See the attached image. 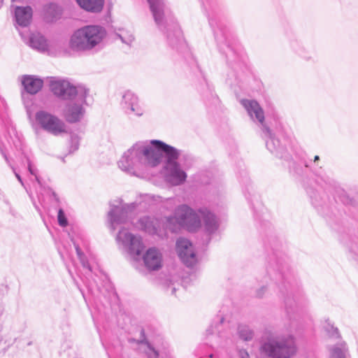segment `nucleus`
<instances>
[{"mask_svg": "<svg viewBox=\"0 0 358 358\" xmlns=\"http://www.w3.org/2000/svg\"><path fill=\"white\" fill-rule=\"evenodd\" d=\"M182 151L159 140L137 141L124 151L118 161L119 168L126 173L142 176L148 168L158 166L166 159L162 175L164 180L173 186L183 184L187 178L177 159Z\"/></svg>", "mask_w": 358, "mask_h": 358, "instance_id": "f257e3e1", "label": "nucleus"}, {"mask_svg": "<svg viewBox=\"0 0 358 358\" xmlns=\"http://www.w3.org/2000/svg\"><path fill=\"white\" fill-rule=\"evenodd\" d=\"M203 220L205 231L209 234L215 233L219 227L216 216L206 208L198 210L186 204L178 206L171 216L166 217L165 227L172 232L183 228L189 231L195 232L201 229Z\"/></svg>", "mask_w": 358, "mask_h": 358, "instance_id": "f03ea898", "label": "nucleus"}, {"mask_svg": "<svg viewBox=\"0 0 358 358\" xmlns=\"http://www.w3.org/2000/svg\"><path fill=\"white\" fill-rule=\"evenodd\" d=\"M106 29L96 24L85 25L78 29L71 34L69 46L76 52H86L102 48L106 38Z\"/></svg>", "mask_w": 358, "mask_h": 358, "instance_id": "7ed1b4c3", "label": "nucleus"}, {"mask_svg": "<svg viewBox=\"0 0 358 358\" xmlns=\"http://www.w3.org/2000/svg\"><path fill=\"white\" fill-rule=\"evenodd\" d=\"M155 22L159 29L166 34L168 43L177 48L183 42L182 34L177 24L173 23L164 0H147Z\"/></svg>", "mask_w": 358, "mask_h": 358, "instance_id": "20e7f679", "label": "nucleus"}, {"mask_svg": "<svg viewBox=\"0 0 358 358\" xmlns=\"http://www.w3.org/2000/svg\"><path fill=\"white\" fill-rule=\"evenodd\" d=\"M296 351L295 337L289 333L271 335L260 346L261 353L268 358H291Z\"/></svg>", "mask_w": 358, "mask_h": 358, "instance_id": "39448f33", "label": "nucleus"}, {"mask_svg": "<svg viewBox=\"0 0 358 358\" xmlns=\"http://www.w3.org/2000/svg\"><path fill=\"white\" fill-rule=\"evenodd\" d=\"M241 105L247 111L251 120L259 123L262 127L266 138L267 149L279 157H283L284 148L280 145L278 139L273 136L270 129L264 124V113L258 102L252 99L241 100Z\"/></svg>", "mask_w": 358, "mask_h": 358, "instance_id": "423d86ee", "label": "nucleus"}, {"mask_svg": "<svg viewBox=\"0 0 358 358\" xmlns=\"http://www.w3.org/2000/svg\"><path fill=\"white\" fill-rule=\"evenodd\" d=\"M33 127L53 136H62L67 133L66 123L56 115L45 110L36 112L33 120Z\"/></svg>", "mask_w": 358, "mask_h": 358, "instance_id": "0eeeda50", "label": "nucleus"}, {"mask_svg": "<svg viewBox=\"0 0 358 358\" xmlns=\"http://www.w3.org/2000/svg\"><path fill=\"white\" fill-rule=\"evenodd\" d=\"M89 94V90L84 89L82 94H77L72 99H69L62 109V115L65 120L71 124L81 122L86 113V98Z\"/></svg>", "mask_w": 358, "mask_h": 358, "instance_id": "6e6552de", "label": "nucleus"}, {"mask_svg": "<svg viewBox=\"0 0 358 358\" xmlns=\"http://www.w3.org/2000/svg\"><path fill=\"white\" fill-rule=\"evenodd\" d=\"M115 240L119 248L134 259L140 257L145 248L142 237L132 234L124 227L120 229Z\"/></svg>", "mask_w": 358, "mask_h": 358, "instance_id": "1a4fd4ad", "label": "nucleus"}, {"mask_svg": "<svg viewBox=\"0 0 358 358\" xmlns=\"http://www.w3.org/2000/svg\"><path fill=\"white\" fill-rule=\"evenodd\" d=\"M49 87L54 95L66 100L73 98L77 94H82L86 88L83 85H73L66 80L55 77L50 78Z\"/></svg>", "mask_w": 358, "mask_h": 358, "instance_id": "9d476101", "label": "nucleus"}, {"mask_svg": "<svg viewBox=\"0 0 358 358\" xmlns=\"http://www.w3.org/2000/svg\"><path fill=\"white\" fill-rule=\"evenodd\" d=\"M136 203L124 204L112 207L108 213V227L115 231L117 226L126 224L131 210L136 208Z\"/></svg>", "mask_w": 358, "mask_h": 358, "instance_id": "9b49d317", "label": "nucleus"}, {"mask_svg": "<svg viewBox=\"0 0 358 358\" xmlns=\"http://www.w3.org/2000/svg\"><path fill=\"white\" fill-rule=\"evenodd\" d=\"M176 251L181 261L188 267L194 266L197 262V257L194 247L189 240L179 238L176 241Z\"/></svg>", "mask_w": 358, "mask_h": 358, "instance_id": "f8f14e48", "label": "nucleus"}, {"mask_svg": "<svg viewBox=\"0 0 358 358\" xmlns=\"http://www.w3.org/2000/svg\"><path fill=\"white\" fill-rule=\"evenodd\" d=\"M121 107L128 115L140 117L144 113V109L141 106L138 96L130 91H127L123 94Z\"/></svg>", "mask_w": 358, "mask_h": 358, "instance_id": "ddd939ff", "label": "nucleus"}, {"mask_svg": "<svg viewBox=\"0 0 358 358\" xmlns=\"http://www.w3.org/2000/svg\"><path fill=\"white\" fill-rule=\"evenodd\" d=\"M145 266L150 271H157L162 267L163 256L161 251L153 247L148 249L143 256Z\"/></svg>", "mask_w": 358, "mask_h": 358, "instance_id": "4468645a", "label": "nucleus"}, {"mask_svg": "<svg viewBox=\"0 0 358 358\" xmlns=\"http://www.w3.org/2000/svg\"><path fill=\"white\" fill-rule=\"evenodd\" d=\"M160 224V221L153 217L144 216L141 217L134 226L149 234H157Z\"/></svg>", "mask_w": 358, "mask_h": 358, "instance_id": "2eb2a0df", "label": "nucleus"}, {"mask_svg": "<svg viewBox=\"0 0 358 358\" xmlns=\"http://www.w3.org/2000/svg\"><path fill=\"white\" fill-rule=\"evenodd\" d=\"M21 83L24 90L30 94L38 93L43 85V80L42 79L31 75L23 76Z\"/></svg>", "mask_w": 358, "mask_h": 358, "instance_id": "dca6fc26", "label": "nucleus"}, {"mask_svg": "<svg viewBox=\"0 0 358 358\" xmlns=\"http://www.w3.org/2000/svg\"><path fill=\"white\" fill-rule=\"evenodd\" d=\"M15 18L17 25L26 27L32 18V9L30 6H17L15 9Z\"/></svg>", "mask_w": 358, "mask_h": 358, "instance_id": "f3484780", "label": "nucleus"}, {"mask_svg": "<svg viewBox=\"0 0 358 358\" xmlns=\"http://www.w3.org/2000/svg\"><path fill=\"white\" fill-rule=\"evenodd\" d=\"M28 43L31 48L41 52L48 51L49 47L45 37L38 33L31 34Z\"/></svg>", "mask_w": 358, "mask_h": 358, "instance_id": "a211bd4d", "label": "nucleus"}, {"mask_svg": "<svg viewBox=\"0 0 358 358\" xmlns=\"http://www.w3.org/2000/svg\"><path fill=\"white\" fill-rule=\"evenodd\" d=\"M78 5L87 11L100 12L103 6L104 0H76Z\"/></svg>", "mask_w": 358, "mask_h": 358, "instance_id": "6ab92c4d", "label": "nucleus"}, {"mask_svg": "<svg viewBox=\"0 0 358 358\" xmlns=\"http://www.w3.org/2000/svg\"><path fill=\"white\" fill-rule=\"evenodd\" d=\"M348 350L346 343L341 341L330 349L331 358H348Z\"/></svg>", "mask_w": 358, "mask_h": 358, "instance_id": "aec40b11", "label": "nucleus"}, {"mask_svg": "<svg viewBox=\"0 0 358 358\" xmlns=\"http://www.w3.org/2000/svg\"><path fill=\"white\" fill-rule=\"evenodd\" d=\"M115 33L116 36L127 45H131L134 41V36L129 30L118 28L115 29Z\"/></svg>", "mask_w": 358, "mask_h": 358, "instance_id": "412c9836", "label": "nucleus"}, {"mask_svg": "<svg viewBox=\"0 0 358 358\" xmlns=\"http://www.w3.org/2000/svg\"><path fill=\"white\" fill-rule=\"evenodd\" d=\"M62 14L61 8L55 3L48 5L45 8L46 18L49 21L57 19Z\"/></svg>", "mask_w": 358, "mask_h": 358, "instance_id": "4be33fe9", "label": "nucleus"}, {"mask_svg": "<svg viewBox=\"0 0 358 358\" xmlns=\"http://www.w3.org/2000/svg\"><path fill=\"white\" fill-rule=\"evenodd\" d=\"M238 334L241 339L249 341L252 339L254 332L248 326L241 324L238 327Z\"/></svg>", "mask_w": 358, "mask_h": 358, "instance_id": "5701e85b", "label": "nucleus"}, {"mask_svg": "<svg viewBox=\"0 0 358 358\" xmlns=\"http://www.w3.org/2000/svg\"><path fill=\"white\" fill-rule=\"evenodd\" d=\"M141 350L146 353L148 358H158V352L149 343H142Z\"/></svg>", "mask_w": 358, "mask_h": 358, "instance_id": "b1692460", "label": "nucleus"}, {"mask_svg": "<svg viewBox=\"0 0 358 358\" xmlns=\"http://www.w3.org/2000/svg\"><path fill=\"white\" fill-rule=\"evenodd\" d=\"M74 246H75V248L76 250L78 257L79 258L83 266L85 268H87L88 271H91L90 265L87 262V260L85 255L82 252L81 249L80 248V247L76 243H74Z\"/></svg>", "mask_w": 358, "mask_h": 358, "instance_id": "393cba45", "label": "nucleus"}, {"mask_svg": "<svg viewBox=\"0 0 358 358\" xmlns=\"http://www.w3.org/2000/svg\"><path fill=\"white\" fill-rule=\"evenodd\" d=\"M0 152H1V155H2V156L3 157V158L5 159L7 164L12 168V169H13V172L15 173V176L17 178V179L18 180V181L22 184V185H24V183L22 182L21 176L15 171V168L11 166V164H10L9 158L8 157V156H7L6 153L5 152V151L1 147H0Z\"/></svg>", "mask_w": 358, "mask_h": 358, "instance_id": "a878e982", "label": "nucleus"}, {"mask_svg": "<svg viewBox=\"0 0 358 358\" xmlns=\"http://www.w3.org/2000/svg\"><path fill=\"white\" fill-rule=\"evenodd\" d=\"M57 220L59 226L65 227L68 225V220L64 210L59 208L57 213Z\"/></svg>", "mask_w": 358, "mask_h": 358, "instance_id": "bb28decb", "label": "nucleus"}, {"mask_svg": "<svg viewBox=\"0 0 358 358\" xmlns=\"http://www.w3.org/2000/svg\"><path fill=\"white\" fill-rule=\"evenodd\" d=\"M79 148V138L76 135L71 136L70 143V152H74Z\"/></svg>", "mask_w": 358, "mask_h": 358, "instance_id": "cd10ccee", "label": "nucleus"}, {"mask_svg": "<svg viewBox=\"0 0 358 358\" xmlns=\"http://www.w3.org/2000/svg\"><path fill=\"white\" fill-rule=\"evenodd\" d=\"M27 164H28V170H29V173L35 177L36 180L38 182V183L41 184V181L38 176L37 169L31 164V162H30L29 159H28Z\"/></svg>", "mask_w": 358, "mask_h": 358, "instance_id": "c85d7f7f", "label": "nucleus"}, {"mask_svg": "<svg viewBox=\"0 0 358 358\" xmlns=\"http://www.w3.org/2000/svg\"><path fill=\"white\" fill-rule=\"evenodd\" d=\"M238 354L240 358H250L249 353L245 350H239Z\"/></svg>", "mask_w": 358, "mask_h": 358, "instance_id": "c756f323", "label": "nucleus"}, {"mask_svg": "<svg viewBox=\"0 0 358 358\" xmlns=\"http://www.w3.org/2000/svg\"><path fill=\"white\" fill-rule=\"evenodd\" d=\"M331 330H332V336H338V329L337 328H334V327H331Z\"/></svg>", "mask_w": 358, "mask_h": 358, "instance_id": "7c9ffc66", "label": "nucleus"}, {"mask_svg": "<svg viewBox=\"0 0 358 358\" xmlns=\"http://www.w3.org/2000/svg\"><path fill=\"white\" fill-rule=\"evenodd\" d=\"M150 199H154V196H151V195H149V194H146V195L144 196V200L145 201H148V200H150Z\"/></svg>", "mask_w": 358, "mask_h": 358, "instance_id": "2f4dec72", "label": "nucleus"}, {"mask_svg": "<svg viewBox=\"0 0 358 358\" xmlns=\"http://www.w3.org/2000/svg\"><path fill=\"white\" fill-rule=\"evenodd\" d=\"M166 201H167L168 203L173 204V205L175 204V199H167Z\"/></svg>", "mask_w": 358, "mask_h": 358, "instance_id": "473e14b6", "label": "nucleus"}, {"mask_svg": "<svg viewBox=\"0 0 358 358\" xmlns=\"http://www.w3.org/2000/svg\"><path fill=\"white\" fill-rule=\"evenodd\" d=\"M171 294H174L175 292H176V287H171Z\"/></svg>", "mask_w": 358, "mask_h": 358, "instance_id": "72a5a7b5", "label": "nucleus"}, {"mask_svg": "<svg viewBox=\"0 0 358 358\" xmlns=\"http://www.w3.org/2000/svg\"><path fill=\"white\" fill-rule=\"evenodd\" d=\"M319 159H320L319 156L316 155V156L315 157V158H314V162H316V161H317V160H319Z\"/></svg>", "mask_w": 358, "mask_h": 358, "instance_id": "f704fd0d", "label": "nucleus"}, {"mask_svg": "<svg viewBox=\"0 0 358 358\" xmlns=\"http://www.w3.org/2000/svg\"><path fill=\"white\" fill-rule=\"evenodd\" d=\"M27 113H28L29 118H31V112L29 110H27Z\"/></svg>", "mask_w": 358, "mask_h": 358, "instance_id": "c9c22d12", "label": "nucleus"}, {"mask_svg": "<svg viewBox=\"0 0 358 358\" xmlns=\"http://www.w3.org/2000/svg\"><path fill=\"white\" fill-rule=\"evenodd\" d=\"M257 294H258V296L261 297L263 294L262 293H258Z\"/></svg>", "mask_w": 358, "mask_h": 358, "instance_id": "e433bc0d", "label": "nucleus"}]
</instances>
